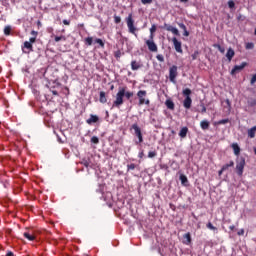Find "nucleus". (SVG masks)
<instances>
[{
    "mask_svg": "<svg viewBox=\"0 0 256 256\" xmlns=\"http://www.w3.org/2000/svg\"><path fill=\"white\" fill-rule=\"evenodd\" d=\"M133 97V92L127 91V86L119 87L116 93V98L113 101L112 109H121V105L125 103L124 99H131Z\"/></svg>",
    "mask_w": 256,
    "mask_h": 256,
    "instance_id": "f257e3e1",
    "label": "nucleus"
},
{
    "mask_svg": "<svg viewBox=\"0 0 256 256\" xmlns=\"http://www.w3.org/2000/svg\"><path fill=\"white\" fill-rule=\"evenodd\" d=\"M191 89L186 88L182 91V95H184L185 99L183 101V106L185 109H191V105L193 103V100L191 99Z\"/></svg>",
    "mask_w": 256,
    "mask_h": 256,
    "instance_id": "f03ea898",
    "label": "nucleus"
},
{
    "mask_svg": "<svg viewBox=\"0 0 256 256\" xmlns=\"http://www.w3.org/2000/svg\"><path fill=\"white\" fill-rule=\"evenodd\" d=\"M137 97L139 99L138 105H150L151 101L149 99H145V97H147V91L139 90L137 92Z\"/></svg>",
    "mask_w": 256,
    "mask_h": 256,
    "instance_id": "7ed1b4c3",
    "label": "nucleus"
},
{
    "mask_svg": "<svg viewBox=\"0 0 256 256\" xmlns=\"http://www.w3.org/2000/svg\"><path fill=\"white\" fill-rule=\"evenodd\" d=\"M126 24L128 27L129 33H132V35H135V31H137V28L135 27V20H133V14H129L126 18Z\"/></svg>",
    "mask_w": 256,
    "mask_h": 256,
    "instance_id": "20e7f679",
    "label": "nucleus"
},
{
    "mask_svg": "<svg viewBox=\"0 0 256 256\" xmlns=\"http://www.w3.org/2000/svg\"><path fill=\"white\" fill-rule=\"evenodd\" d=\"M245 169V159L240 157L236 161V173L239 177L243 176V171Z\"/></svg>",
    "mask_w": 256,
    "mask_h": 256,
    "instance_id": "39448f33",
    "label": "nucleus"
},
{
    "mask_svg": "<svg viewBox=\"0 0 256 256\" xmlns=\"http://www.w3.org/2000/svg\"><path fill=\"white\" fill-rule=\"evenodd\" d=\"M178 68L176 65H173L169 68V81L170 83H177V76L179 72H177Z\"/></svg>",
    "mask_w": 256,
    "mask_h": 256,
    "instance_id": "423d86ee",
    "label": "nucleus"
},
{
    "mask_svg": "<svg viewBox=\"0 0 256 256\" xmlns=\"http://www.w3.org/2000/svg\"><path fill=\"white\" fill-rule=\"evenodd\" d=\"M131 129H133L134 134L138 138V142L136 143H143V133L141 132V128L139 127V124L137 123L132 124Z\"/></svg>",
    "mask_w": 256,
    "mask_h": 256,
    "instance_id": "0eeeda50",
    "label": "nucleus"
},
{
    "mask_svg": "<svg viewBox=\"0 0 256 256\" xmlns=\"http://www.w3.org/2000/svg\"><path fill=\"white\" fill-rule=\"evenodd\" d=\"M145 43L151 53H157L158 47L154 40H146Z\"/></svg>",
    "mask_w": 256,
    "mask_h": 256,
    "instance_id": "6e6552de",
    "label": "nucleus"
},
{
    "mask_svg": "<svg viewBox=\"0 0 256 256\" xmlns=\"http://www.w3.org/2000/svg\"><path fill=\"white\" fill-rule=\"evenodd\" d=\"M245 67H247V62H242L241 65H235L231 70L230 75H235L236 73L243 71Z\"/></svg>",
    "mask_w": 256,
    "mask_h": 256,
    "instance_id": "1a4fd4ad",
    "label": "nucleus"
},
{
    "mask_svg": "<svg viewBox=\"0 0 256 256\" xmlns=\"http://www.w3.org/2000/svg\"><path fill=\"white\" fill-rule=\"evenodd\" d=\"M172 43L174 45V49L176 53H183V48L181 46V41L177 40L176 37L172 38Z\"/></svg>",
    "mask_w": 256,
    "mask_h": 256,
    "instance_id": "9d476101",
    "label": "nucleus"
},
{
    "mask_svg": "<svg viewBox=\"0 0 256 256\" xmlns=\"http://www.w3.org/2000/svg\"><path fill=\"white\" fill-rule=\"evenodd\" d=\"M162 29H165L166 31H169L170 33H173V35L179 36V30L167 23L164 24V26L162 27Z\"/></svg>",
    "mask_w": 256,
    "mask_h": 256,
    "instance_id": "9b49d317",
    "label": "nucleus"
},
{
    "mask_svg": "<svg viewBox=\"0 0 256 256\" xmlns=\"http://www.w3.org/2000/svg\"><path fill=\"white\" fill-rule=\"evenodd\" d=\"M143 67V64L141 62H137V60H133L131 62V69L132 71H139Z\"/></svg>",
    "mask_w": 256,
    "mask_h": 256,
    "instance_id": "f8f14e48",
    "label": "nucleus"
},
{
    "mask_svg": "<svg viewBox=\"0 0 256 256\" xmlns=\"http://www.w3.org/2000/svg\"><path fill=\"white\" fill-rule=\"evenodd\" d=\"M233 57H235V50H233V48H229L226 53V58L229 63L233 61Z\"/></svg>",
    "mask_w": 256,
    "mask_h": 256,
    "instance_id": "ddd939ff",
    "label": "nucleus"
},
{
    "mask_svg": "<svg viewBox=\"0 0 256 256\" xmlns=\"http://www.w3.org/2000/svg\"><path fill=\"white\" fill-rule=\"evenodd\" d=\"M25 49H28V51H25ZM23 53H31L33 51V44L29 41L24 42V49L22 48Z\"/></svg>",
    "mask_w": 256,
    "mask_h": 256,
    "instance_id": "4468645a",
    "label": "nucleus"
},
{
    "mask_svg": "<svg viewBox=\"0 0 256 256\" xmlns=\"http://www.w3.org/2000/svg\"><path fill=\"white\" fill-rule=\"evenodd\" d=\"M99 121V116L97 115H90V118L86 120V123H88V125H92V123H97Z\"/></svg>",
    "mask_w": 256,
    "mask_h": 256,
    "instance_id": "2eb2a0df",
    "label": "nucleus"
},
{
    "mask_svg": "<svg viewBox=\"0 0 256 256\" xmlns=\"http://www.w3.org/2000/svg\"><path fill=\"white\" fill-rule=\"evenodd\" d=\"M231 148H232L233 151H234V155L239 156V155L241 154V147H239V144L233 143V144L231 145Z\"/></svg>",
    "mask_w": 256,
    "mask_h": 256,
    "instance_id": "dca6fc26",
    "label": "nucleus"
},
{
    "mask_svg": "<svg viewBox=\"0 0 256 256\" xmlns=\"http://www.w3.org/2000/svg\"><path fill=\"white\" fill-rule=\"evenodd\" d=\"M54 84H56L55 86H51L50 87V91L51 93L55 96L58 97L59 96V92H57V90H55L56 87H61V83L59 82H53Z\"/></svg>",
    "mask_w": 256,
    "mask_h": 256,
    "instance_id": "f3484780",
    "label": "nucleus"
},
{
    "mask_svg": "<svg viewBox=\"0 0 256 256\" xmlns=\"http://www.w3.org/2000/svg\"><path fill=\"white\" fill-rule=\"evenodd\" d=\"M187 133H189V128H187L186 126L181 128L180 132H179V137H181V139H185V137H187Z\"/></svg>",
    "mask_w": 256,
    "mask_h": 256,
    "instance_id": "a211bd4d",
    "label": "nucleus"
},
{
    "mask_svg": "<svg viewBox=\"0 0 256 256\" xmlns=\"http://www.w3.org/2000/svg\"><path fill=\"white\" fill-rule=\"evenodd\" d=\"M165 105L167 109H170L171 111L175 109V103L171 99L166 100Z\"/></svg>",
    "mask_w": 256,
    "mask_h": 256,
    "instance_id": "6ab92c4d",
    "label": "nucleus"
},
{
    "mask_svg": "<svg viewBox=\"0 0 256 256\" xmlns=\"http://www.w3.org/2000/svg\"><path fill=\"white\" fill-rule=\"evenodd\" d=\"M209 125H210V123L207 120H202L200 122V127H201V129H203V131H207V129H209Z\"/></svg>",
    "mask_w": 256,
    "mask_h": 256,
    "instance_id": "aec40b11",
    "label": "nucleus"
},
{
    "mask_svg": "<svg viewBox=\"0 0 256 256\" xmlns=\"http://www.w3.org/2000/svg\"><path fill=\"white\" fill-rule=\"evenodd\" d=\"M183 239H185L184 240L185 245H190V243H191V233L188 232V233L184 234Z\"/></svg>",
    "mask_w": 256,
    "mask_h": 256,
    "instance_id": "412c9836",
    "label": "nucleus"
},
{
    "mask_svg": "<svg viewBox=\"0 0 256 256\" xmlns=\"http://www.w3.org/2000/svg\"><path fill=\"white\" fill-rule=\"evenodd\" d=\"M25 239H28V241H35V236L31 232H24Z\"/></svg>",
    "mask_w": 256,
    "mask_h": 256,
    "instance_id": "4be33fe9",
    "label": "nucleus"
},
{
    "mask_svg": "<svg viewBox=\"0 0 256 256\" xmlns=\"http://www.w3.org/2000/svg\"><path fill=\"white\" fill-rule=\"evenodd\" d=\"M99 101H100V103H107V96H106V94H105V92L104 91H101L100 92V98H99Z\"/></svg>",
    "mask_w": 256,
    "mask_h": 256,
    "instance_id": "5701e85b",
    "label": "nucleus"
},
{
    "mask_svg": "<svg viewBox=\"0 0 256 256\" xmlns=\"http://www.w3.org/2000/svg\"><path fill=\"white\" fill-rule=\"evenodd\" d=\"M180 181H181L182 185L187 187V183H189V179H187V176H185L184 174H181L180 175Z\"/></svg>",
    "mask_w": 256,
    "mask_h": 256,
    "instance_id": "b1692460",
    "label": "nucleus"
},
{
    "mask_svg": "<svg viewBox=\"0 0 256 256\" xmlns=\"http://www.w3.org/2000/svg\"><path fill=\"white\" fill-rule=\"evenodd\" d=\"M229 167H235V162L231 160L228 164H225L222 166V171H227Z\"/></svg>",
    "mask_w": 256,
    "mask_h": 256,
    "instance_id": "393cba45",
    "label": "nucleus"
},
{
    "mask_svg": "<svg viewBox=\"0 0 256 256\" xmlns=\"http://www.w3.org/2000/svg\"><path fill=\"white\" fill-rule=\"evenodd\" d=\"M255 133H256V126L248 130V137H250V139H253L255 137Z\"/></svg>",
    "mask_w": 256,
    "mask_h": 256,
    "instance_id": "a878e982",
    "label": "nucleus"
},
{
    "mask_svg": "<svg viewBox=\"0 0 256 256\" xmlns=\"http://www.w3.org/2000/svg\"><path fill=\"white\" fill-rule=\"evenodd\" d=\"M54 40H55L56 43H59V41H67V37H65L64 35L55 36Z\"/></svg>",
    "mask_w": 256,
    "mask_h": 256,
    "instance_id": "bb28decb",
    "label": "nucleus"
},
{
    "mask_svg": "<svg viewBox=\"0 0 256 256\" xmlns=\"http://www.w3.org/2000/svg\"><path fill=\"white\" fill-rule=\"evenodd\" d=\"M85 45H88V47H91L93 45V37H87L84 40Z\"/></svg>",
    "mask_w": 256,
    "mask_h": 256,
    "instance_id": "cd10ccee",
    "label": "nucleus"
},
{
    "mask_svg": "<svg viewBox=\"0 0 256 256\" xmlns=\"http://www.w3.org/2000/svg\"><path fill=\"white\" fill-rule=\"evenodd\" d=\"M95 43H98V45H100V47H102V49L105 48V42H103L102 39L96 38Z\"/></svg>",
    "mask_w": 256,
    "mask_h": 256,
    "instance_id": "c85d7f7f",
    "label": "nucleus"
},
{
    "mask_svg": "<svg viewBox=\"0 0 256 256\" xmlns=\"http://www.w3.org/2000/svg\"><path fill=\"white\" fill-rule=\"evenodd\" d=\"M156 59H157V61H159L160 63H164V62H165V57L163 56V54H158V55H156Z\"/></svg>",
    "mask_w": 256,
    "mask_h": 256,
    "instance_id": "c756f323",
    "label": "nucleus"
},
{
    "mask_svg": "<svg viewBox=\"0 0 256 256\" xmlns=\"http://www.w3.org/2000/svg\"><path fill=\"white\" fill-rule=\"evenodd\" d=\"M4 35H11V26H5L4 28Z\"/></svg>",
    "mask_w": 256,
    "mask_h": 256,
    "instance_id": "7c9ffc66",
    "label": "nucleus"
},
{
    "mask_svg": "<svg viewBox=\"0 0 256 256\" xmlns=\"http://www.w3.org/2000/svg\"><path fill=\"white\" fill-rule=\"evenodd\" d=\"M136 168H137V165L133 163L127 165V171H135Z\"/></svg>",
    "mask_w": 256,
    "mask_h": 256,
    "instance_id": "2f4dec72",
    "label": "nucleus"
},
{
    "mask_svg": "<svg viewBox=\"0 0 256 256\" xmlns=\"http://www.w3.org/2000/svg\"><path fill=\"white\" fill-rule=\"evenodd\" d=\"M154 157H157V151L148 152V158L149 159H153Z\"/></svg>",
    "mask_w": 256,
    "mask_h": 256,
    "instance_id": "473e14b6",
    "label": "nucleus"
},
{
    "mask_svg": "<svg viewBox=\"0 0 256 256\" xmlns=\"http://www.w3.org/2000/svg\"><path fill=\"white\" fill-rule=\"evenodd\" d=\"M214 47L216 49H218V51H220V53H225V48H223L221 45L219 44H214Z\"/></svg>",
    "mask_w": 256,
    "mask_h": 256,
    "instance_id": "72a5a7b5",
    "label": "nucleus"
},
{
    "mask_svg": "<svg viewBox=\"0 0 256 256\" xmlns=\"http://www.w3.org/2000/svg\"><path fill=\"white\" fill-rule=\"evenodd\" d=\"M207 229H210L211 231H217V227L213 226V224L211 222H209L206 225Z\"/></svg>",
    "mask_w": 256,
    "mask_h": 256,
    "instance_id": "f704fd0d",
    "label": "nucleus"
},
{
    "mask_svg": "<svg viewBox=\"0 0 256 256\" xmlns=\"http://www.w3.org/2000/svg\"><path fill=\"white\" fill-rule=\"evenodd\" d=\"M114 23L116 25H119L121 23V16H117L116 14L114 15Z\"/></svg>",
    "mask_w": 256,
    "mask_h": 256,
    "instance_id": "c9c22d12",
    "label": "nucleus"
},
{
    "mask_svg": "<svg viewBox=\"0 0 256 256\" xmlns=\"http://www.w3.org/2000/svg\"><path fill=\"white\" fill-rule=\"evenodd\" d=\"M225 103L227 105V107H226L227 112L230 113L231 112V102L229 101V99H226Z\"/></svg>",
    "mask_w": 256,
    "mask_h": 256,
    "instance_id": "e433bc0d",
    "label": "nucleus"
},
{
    "mask_svg": "<svg viewBox=\"0 0 256 256\" xmlns=\"http://www.w3.org/2000/svg\"><path fill=\"white\" fill-rule=\"evenodd\" d=\"M91 143H94V145H98L99 143V138L97 136H93L91 138Z\"/></svg>",
    "mask_w": 256,
    "mask_h": 256,
    "instance_id": "4c0bfd02",
    "label": "nucleus"
},
{
    "mask_svg": "<svg viewBox=\"0 0 256 256\" xmlns=\"http://www.w3.org/2000/svg\"><path fill=\"white\" fill-rule=\"evenodd\" d=\"M228 7H229V9H235V2L233 0H229Z\"/></svg>",
    "mask_w": 256,
    "mask_h": 256,
    "instance_id": "58836bf2",
    "label": "nucleus"
},
{
    "mask_svg": "<svg viewBox=\"0 0 256 256\" xmlns=\"http://www.w3.org/2000/svg\"><path fill=\"white\" fill-rule=\"evenodd\" d=\"M191 57H192V61L197 60V57H199V51H195V52L191 55Z\"/></svg>",
    "mask_w": 256,
    "mask_h": 256,
    "instance_id": "ea45409f",
    "label": "nucleus"
},
{
    "mask_svg": "<svg viewBox=\"0 0 256 256\" xmlns=\"http://www.w3.org/2000/svg\"><path fill=\"white\" fill-rule=\"evenodd\" d=\"M226 123H229V119H222L218 121V125H226Z\"/></svg>",
    "mask_w": 256,
    "mask_h": 256,
    "instance_id": "a19ab883",
    "label": "nucleus"
},
{
    "mask_svg": "<svg viewBox=\"0 0 256 256\" xmlns=\"http://www.w3.org/2000/svg\"><path fill=\"white\" fill-rule=\"evenodd\" d=\"M142 5H151L153 3V0H141Z\"/></svg>",
    "mask_w": 256,
    "mask_h": 256,
    "instance_id": "79ce46f5",
    "label": "nucleus"
},
{
    "mask_svg": "<svg viewBox=\"0 0 256 256\" xmlns=\"http://www.w3.org/2000/svg\"><path fill=\"white\" fill-rule=\"evenodd\" d=\"M114 57H115L116 59H121V50L116 51V52L114 53Z\"/></svg>",
    "mask_w": 256,
    "mask_h": 256,
    "instance_id": "37998d69",
    "label": "nucleus"
},
{
    "mask_svg": "<svg viewBox=\"0 0 256 256\" xmlns=\"http://www.w3.org/2000/svg\"><path fill=\"white\" fill-rule=\"evenodd\" d=\"M253 47H255V44H253L252 42L246 43V49H253Z\"/></svg>",
    "mask_w": 256,
    "mask_h": 256,
    "instance_id": "c03bdc74",
    "label": "nucleus"
},
{
    "mask_svg": "<svg viewBox=\"0 0 256 256\" xmlns=\"http://www.w3.org/2000/svg\"><path fill=\"white\" fill-rule=\"evenodd\" d=\"M35 41H37V37L33 36V37L29 38L28 43H30L31 45H33V43H35Z\"/></svg>",
    "mask_w": 256,
    "mask_h": 256,
    "instance_id": "a18cd8bd",
    "label": "nucleus"
},
{
    "mask_svg": "<svg viewBox=\"0 0 256 256\" xmlns=\"http://www.w3.org/2000/svg\"><path fill=\"white\" fill-rule=\"evenodd\" d=\"M155 31H157V26H155V24H153L150 28V33H155Z\"/></svg>",
    "mask_w": 256,
    "mask_h": 256,
    "instance_id": "49530a36",
    "label": "nucleus"
},
{
    "mask_svg": "<svg viewBox=\"0 0 256 256\" xmlns=\"http://www.w3.org/2000/svg\"><path fill=\"white\" fill-rule=\"evenodd\" d=\"M178 26H179L183 31H186V30H187V26H185L183 23H178Z\"/></svg>",
    "mask_w": 256,
    "mask_h": 256,
    "instance_id": "de8ad7c7",
    "label": "nucleus"
},
{
    "mask_svg": "<svg viewBox=\"0 0 256 256\" xmlns=\"http://www.w3.org/2000/svg\"><path fill=\"white\" fill-rule=\"evenodd\" d=\"M30 35H32L33 37H37V35H39L38 31L32 30Z\"/></svg>",
    "mask_w": 256,
    "mask_h": 256,
    "instance_id": "09e8293b",
    "label": "nucleus"
},
{
    "mask_svg": "<svg viewBox=\"0 0 256 256\" xmlns=\"http://www.w3.org/2000/svg\"><path fill=\"white\" fill-rule=\"evenodd\" d=\"M82 165H84V167H89V162L87 160H83Z\"/></svg>",
    "mask_w": 256,
    "mask_h": 256,
    "instance_id": "8fccbe9b",
    "label": "nucleus"
},
{
    "mask_svg": "<svg viewBox=\"0 0 256 256\" xmlns=\"http://www.w3.org/2000/svg\"><path fill=\"white\" fill-rule=\"evenodd\" d=\"M201 113H207V107L205 105H202Z\"/></svg>",
    "mask_w": 256,
    "mask_h": 256,
    "instance_id": "3c124183",
    "label": "nucleus"
},
{
    "mask_svg": "<svg viewBox=\"0 0 256 256\" xmlns=\"http://www.w3.org/2000/svg\"><path fill=\"white\" fill-rule=\"evenodd\" d=\"M255 82H256V74H254V75L252 76L251 84L253 85V83H255Z\"/></svg>",
    "mask_w": 256,
    "mask_h": 256,
    "instance_id": "603ef678",
    "label": "nucleus"
},
{
    "mask_svg": "<svg viewBox=\"0 0 256 256\" xmlns=\"http://www.w3.org/2000/svg\"><path fill=\"white\" fill-rule=\"evenodd\" d=\"M154 37H155L154 33H150L148 41H153Z\"/></svg>",
    "mask_w": 256,
    "mask_h": 256,
    "instance_id": "864d4df0",
    "label": "nucleus"
},
{
    "mask_svg": "<svg viewBox=\"0 0 256 256\" xmlns=\"http://www.w3.org/2000/svg\"><path fill=\"white\" fill-rule=\"evenodd\" d=\"M63 25H71V21H69V20H63Z\"/></svg>",
    "mask_w": 256,
    "mask_h": 256,
    "instance_id": "5fc2aeb1",
    "label": "nucleus"
},
{
    "mask_svg": "<svg viewBox=\"0 0 256 256\" xmlns=\"http://www.w3.org/2000/svg\"><path fill=\"white\" fill-rule=\"evenodd\" d=\"M238 235H239V236L245 235V230H244V229H241L240 231H238Z\"/></svg>",
    "mask_w": 256,
    "mask_h": 256,
    "instance_id": "6e6d98bb",
    "label": "nucleus"
},
{
    "mask_svg": "<svg viewBox=\"0 0 256 256\" xmlns=\"http://www.w3.org/2000/svg\"><path fill=\"white\" fill-rule=\"evenodd\" d=\"M225 172V170H223L222 168L218 171V175L219 177H221V175H223V173Z\"/></svg>",
    "mask_w": 256,
    "mask_h": 256,
    "instance_id": "4d7b16f0",
    "label": "nucleus"
},
{
    "mask_svg": "<svg viewBox=\"0 0 256 256\" xmlns=\"http://www.w3.org/2000/svg\"><path fill=\"white\" fill-rule=\"evenodd\" d=\"M183 35H184V37H189V31H187V29H186V30H184Z\"/></svg>",
    "mask_w": 256,
    "mask_h": 256,
    "instance_id": "13d9d810",
    "label": "nucleus"
},
{
    "mask_svg": "<svg viewBox=\"0 0 256 256\" xmlns=\"http://www.w3.org/2000/svg\"><path fill=\"white\" fill-rule=\"evenodd\" d=\"M230 231H235V225L229 226Z\"/></svg>",
    "mask_w": 256,
    "mask_h": 256,
    "instance_id": "bf43d9fd",
    "label": "nucleus"
},
{
    "mask_svg": "<svg viewBox=\"0 0 256 256\" xmlns=\"http://www.w3.org/2000/svg\"><path fill=\"white\" fill-rule=\"evenodd\" d=\"M6 256H14L13 252H7Z\"/></svg>",
    "mask_w": 256,
    "mask_h": 256,
    "instance_id": "052dcab7",
    "label": "nucleus"
},
{
    "mask_svg": "<svg viewBox=\"0 0 256 256\" xmlns=\"http://www.w3.org/2000/svg\"><path fill=\"white\" fill-rule=\"evenodd\" d=\"M189 0H180V3H187Z\"/></svg>",
    "mask_w": 256,
    "mask_h": 256,
    "instance_id": "680f3d73",
    "label": "nucleus"
},
{
    "mask_svg": "<svg viewBox=\"0 0 256 256\" xmlns=\"http://www.w3.org/2000/svg\"><path fill=\"white\" fill-rule=\"evenodd\" d=\"M254 154L256 155V147H253Z\"/></svg>",
    "mask_w": 256,
    "mask_h": 256,
    "instance_id": "e2e57ef3",
    "label": "nucleus"
},
{
    "mask_svg": "<svg viewBox=\"0 0 256 256\" xmlns=\"http://www.w3.org/2000/svg\"><path fill=\"white\" fill-rule=\"evenodd\" d=\"M37 25L40 26V25H41V21H38V22H37Z\"/></svg>",
    "mask_w": 256,
    "mask_h": 256,
    "instance_id": "0e129e2a",
    "label": "nucleus"
},
{
    "mask_svg": "<svg viewBox=\"0 0 256 256\" xmlns=\"http://www.w3.org/2000/svg\"><path fill=\"white\" fill-rule=\"evenodd\" d=\"M248 149H251V145L249 144V142H248Z\"/></svg>",
    "mask_w": 256,
    "mask_h": 256,
    "instance_id": "69168bd1",
    "label": "nucleus"
},
{
    "mask_svg": "<svg viewBox=\"0 0 256 256\" xmlns=\"http://www.w3.org/2000/svg\"><path fill=\"white\" fill-rule=\"evenodd\" d=\"M254 35H256V28L254 29Z\"/></svg>",
    "mask_w": 256,
    "mask_h": 256,
    "instance_id": "338daca9",
    "label": "nucleus"
},
{
    "mask_svg": "<svg viewBox=\"0 0 256 256\" xmlns=\"http://www.w3.org/2000/svg\"><path fill=\"white\" fill-rule=\"evenodd\" d=\"M113 88H114V87H113V86H111V90H113Z\"/></svg>",
    "mask_w": 256,
    "mask_h": 256,
    "instance_id": "774afa93",
    "label": "nucleus"
}]
</instances>
